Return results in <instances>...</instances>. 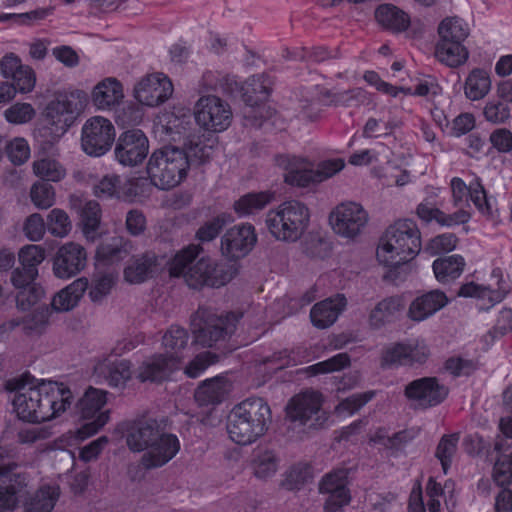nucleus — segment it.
Masks as SVG:
<instances>
[{
	"instance_id": "obj_32",
	"label": "nucleus",
	"mask_w": 512,
	"mask_h": 512,
	"mask_svg": "<svg viewBox=\"0 0 512 512\" xmlns=\"http://www.w3.org/2000/svg\"><path fill=\"white\" fill-rule=\"evenodd\" d=\"M130 241L124 237L114 236L102 241L96 248L95 259L99 265L119 264L129 254Z\"/></svg>"
},
{
	"instance_id": "obj_19",
	"label": "nucleus",
	"mask_w": 512,
	"mask_h": 512,
	"mask_svg": "<svg viewBox=\"0 0 512 512\" xmlns=\"http://www.w3.org/2000/svg\"><path fill=\"white\" fill-rule=\"evenodd\" d=\"M173 92L171 80L163 73L147 75L134 88L136 100L149 107L164 103Z\"/></svg>"
},
{
	"instance_id": "obj_64",
	"label": "nucleus",
	"mask_w": 512,
	"mask_h": 512,
	"mask_svg": "<svg viewBox=\"0 0 512 512\" xmlns=\"http://www.w3.org/2000/svg\"><path fill=\"white\" fill-rule=\"evenodd\" d=\"M471 201L477 210L481 213L490 212V204L487 199L486 190L479 177H475L470 182V193L468 196V202Z\"/></svg>"
},
{
	"instance_id": "obj_50",
	"label": "nucleus",
	"mask_w": 512,
	"mask_h": 512,
	"mask_svg": "<svg viewBox=\"0 0 512 512\" xmlns=\"http://www.w3.org/2000/svg\"><path fill=\"white\" fill-rule=\"evenodd\" d=\"M375 395L376 392L373 390L352 394L342 399L335 407V411L338 414L346 413L351 416L371 401Z\"/></svg>"
},
{
	"instance_id": "obj_44",
	"label": "nucleus",
	"mask_w": 512,
	"mask_h": 512,
	"mask_svg": "<svg viewBox=\"0 0 512 512\" xmlns=\"http://www.w3.org/2000/svg\"><path fill=\"white\" fill-rule=\"evenodd\" d=\"M438 34L442 41L465 42L469 35L468 25L463 19L454 16L443 19L438 27Z\"/></svg>"
},
{
	"instance_id": "obj_39",
	"label": "nucleus",
	"mask_w": 512,
	"mask_h": 512,
	"mask_svg": "<svg viewBox=\"0 0 512 512\" xmlns=\"http://www.w3.org/2000/svg\"><path fill=\"white\" fill-rule=\"evenodd\" d=\"M491 89L489 74L480 68L473 69L466 78L464 92L468 99L477 101L483 99Z\"/></svg>"
},
{
	"instance_id": "obj_35",
	"label": "nucleus",
	"mask_w": 512,
	"mask_h": 512,
	"mask_svg": "<svg viewBox=\"0 0 512 512\" xmlns=\"http://www.w3.org/2000/svg\"><path fill=\"white\" fill-rule=\"evenodd\" d=\"M402 308V301L397 296L384 298L370 311L368 323L372 329H380L394 321Z\"/></svg>"
},
{
	"instance_id": "obj_28",
	"label": "nucleus",
	"mask_w": 512,
	"mask_h": 512,
	"mask_svg": "<svg viewBox=\"0 0 512 512\" xmlns=\"http://www.w3.org/2000/svg\"><path fill=\"white\" fill-rule=\"evenodd\" d=\"M309 161L306 157L296 155H285L279 159V164L284 166V181L290 186L307 188L310 185L317 184L314 169H300L301 165L307 164Z\"/></svg>"
},
{
	"instance_id": "obj_59",
	"label": "nucleus",
	"mask_w": 512,
	"mask_h": 512,
	"mask_svg": "<svg viewBox=\"0 0 512 512\" xmlns=\"http://www.w3.org/2000/svg\"><path fill=\"white\" fill-rule=\"evenodd\" d=\"M35 109L30 103H15L5 110V119L11 124H26L35 117Z\"/></svg>"
},
{
	"instance_id": "obj_52",
	"label": "nucleus",
	"mask_w": 512,
	"mask_h": 512,
	"mask_svg": "<svg viewBox=\"0 0 512 512\" xmlns=\"http://www.w3.org/2000/svg\"><path fill=\"white\" fill-rule=\"evenodd\" d=\"M219 356L210 351L197 354L185 367L184 373L189 378H198L208 367L217 363Z\"/></svg>"
},
{
	"instance_id": "obj_8",
	"label": "nucleus",
	"mask_w": 512,
	"mask_h": 512,
	"mask_svg": "<svg viewBox=\"0 0 512 512\" xmlns=\"http://www.w3.org/2000/svg\"><path fill=\"white\" fill-rule=\"evenodd\" d=\"M241 318V313L229 311L218 315L210 308L199 307L191 317L195 343L215 347L226 342L235 333Z\"/></svg>"
},
{
	"instance_id": "obj_18",
	"label": "nucleus",
	"mask_w": 512,
	"mask_h": 512,
	"mask_svg": "<svg viewBox=\"0 0 512 512\" xmlns=\"http://www.w3.org/2000/svg\"><path fill=\"white\" fill-rule=\"evenodd\" d=\"M87 252L75 242L60 246L53 258V273L59 279H70L79 274L86 266Z\"/></svg>"
},
{
	"instance_id": "obj_23",
	"label": "nucleus",
	"mask_w": 512,
	"mask_h": 512,
	"mask_svg": "<svg viewBox=\"0 0 512 512\" xmlns=\"http://www.w3.org/2000/svg\"><path fill=\"white\" fill-rule=\"evenodd\" d=\"M120 429L126 438L128 448L133 452H142L149 448L158 435L156 421L143 418L127 420L120 425Z\"/></svg>"
},
{
	"instance_id": "obj_48",
	"label": "nucleus",
	"mask_w": 512,
	"mask_h": 512,
	"mask_svg": "<svg viewBox=\"0 0 512 512\" xmlns=\"http://www.w3.org/2000/svg\"><path fill=\"white\" fill-rule=\"evenodd\" d=\"M80 220L86 237L97 232L101 221V207L96 201L87 202L81 210Z\"/></svg>"
},
{
	"instance_id": "obj_21",
	"label": "nucleus",
	"mask_w": 512,
	"mask_h": 512,
	"mask_svg": "<svg viewBox=\"0 0 512 512\" xmlns=\"http://www.w3.org/2000/svg\"><path fill=\"white\" fill-rule=\"evenodd\" d=\"M38 274L23 266L14 269L11 273V283L18 289L16 305L21 311L30 310L43 296L42 288L35 283Z\"/></svg>"
},
{
	"instance_id": "obj_10",
	"label": "nucleus",
	"mask_w": 512,
	"mask_h": 512,
	"mask_svg": "<svg viewBox=\"0 0 512 512\" xmlns=\"http://www.w3.org/2000/svg\"><path fill=\"white\" fill-rule=\"evenodd\" d=\"M324 396L318 390L306 389L290 398L285 413L289 421L312 429L327 426L330 414L322 409Z\"/></svg>"
},
{
	"instance_id": "obj_13",
	"label": "nucleus",
	"mask_w": 512,
	"mask_h": 512,
	"mask_svg": "<svg viewBox=\"0 0 512 512\" xmlns=\"http://www.w3.org/2000/svg\"><path fill=\"white\" fill-rule=\"evenodd\" d=\"M319 493L326 495L324 512H342L351 502L348 472L345 469H334L326 473L319 482Z\"/></svg>"
},
{
	"instance_id": "obj_61",
	"label": "nucleus",
	"mask_w": 512,
	"mask_h": 512,
	"mask_svg": "<svg viewBox=\"0 0 512 512\" xmlns=\"http://www.w3.org/2000/svg\"><path fill=\"white\" fill-rule=\"evenodd\" d=\"M6 152L9 160L14 165H21L29 159L31 151L28 141L17 137L7 144Z\"/></svg>"
},
{
	"instance_id": "obj_43",
	"label": "nucleus",
	"mask_w": 512,
	"mask_h": 512,
	"mask_svg": "<svg viewBox=\"0 0 512 512\" xmlns=\"http://www.w3.org/2000/svg\"><path fill=\"white\" fill-rule=\"evenodd\" d=\"M351 364V359L348 353L342 352L338 353L324 361L317 362L313 365L307 366L303 369V372L308 377H313L317 375L332 373L336 371H341Z\"/></svg>"
},
{
	"instance_id": "obj_26",
	"label": "nucleus",
	"mask_w": 512,
	"mask_h": 512,
	"mask_svg": "<svg viewBox=\"0 0 512 512\" xmlns=\"http://www.w3.org/2000/svg\"><path fill=\"white\" fill-rule=\"evenodd\" d=\"M159 266V256L153 251H145L132 257L124 268L123 276L130 284H142L154 277Z\"/></svg>"
},
{
	"instance_id": "obj_63",
	"label": "nucleus",
	"mask_w": 512,
	"mask_h": 512,
	"mask_svg": "<svg viewBox=\"0 0 512 512\" xmlns=\"http://www.w3.org/2000/svg\"><path fill=\"white\" fill-rule=\"evenodd\" d=\"M406 93L412 96L435 98L441 93V87L434 77L429 76L408 87Z\"/></svg>"
},
{
	"instance_id": "obj_16",
	"label": "nucleus",
	"mask_w": 512,
	"mask_h": 512,
	"mask_svg": "<svg viewBox=\"0 0 512 512\" xmlns=\"http://www.w3.org/2000/svg\"><path fill=\"white\" fill-rule=\"evenodd\" d=\"M149 152V141L140 129L122 132L116 142L114 154L123 166L134 167L146 159Z\"/></svg>"
},
{
	"instance_id": "obj_45",
	"label": "nucleus",
	"mask_w": 512,
	"mask_h": 512,
	"mask_svg": "<svg viewBox=\"0 0 512 512\" xmlns=\"http://www.w3.org/2000/svg\"><path fill=\"white\" fill-rule=\"evenodd\" d=\"M459 442L457 433L444 434L435 451V457L440 461L443 473L446 475L452 465Z\"/></svg>"
},
{
	"instance_id": "obj_25",
	"label": "nucleus",
	"mask_w": 512,
	"mask_h": 512,
	"mask_svg": "<svg viewBox=\"0 0 512 512\" xmlns=\"http://www.w3.org/2000/svg\"><path fill=\"white\" fill-rule=\"evenodd\" d=\"M149 448L150 451L143 456L144 464L149 468L162 467L179 452L180 441L175 434H158Z\"/></svg>"
},
{
	"instance_id": "obj_40",
	"label": "nucleus",
	"mask_w": 512,
	"mask_h": 512,
	"mask_svg": "<svg viewBox=\"0 0 512 512\" xmlns=\"http://www.w3.org/2000/svg\"><path fill=\"white\" fill-rule=\"evenodd\" d=\"M49 322V315L45 309H36L31 314L21 318L9 321L11 328L21 326L26 336L41 335Z\"/></svg>"
},
{
	"instance_id": "obj_3",
	"label": "nucleus",
	"mask_w": 512,
	"mask_h": 512,
	"mask_svg": "<svg viewBox=\"0 0 512 512\" xmlns=\"http://www.w3.org/2000/svg\"><path fill=\"white\" fill-rule=\"evenodd\" d=\"M272 86L273 80L267 73L252 75L245 82L233 74H218L212 88L230 98H240L245 104L243 117L246 125L260 128L276 114L269 104Z\"/></svg>"
},
{
	"instance_id": "obj_49",
	"label": "nucleus",
	"mask_w": 512,
	"mask_h": 512,
	"mask_svg": "<svg viewBox=\"0 0 512 512\" xmlns=\"http://www.w3.org/2000/svg\"><path fill=\"white\" fill-rule=\"evenodd\" d=\"M311 478V468L308 464H295L286 473L281 483L282 487L294 491L301 489Z\"/></svg>"
},
{
	"instance_id": "obj_55",
	"label": "nucleus",
	"mask_w": 512,
	"mask_h": 512,
	"mask_svg": "<svg viewBox=\"0 0 512 512\" xmlns=\"http://www.w3.org/2000/svg\"><path fill=\"white\" fill-rule=\"evenodd\" d=\"M459 296L461 297H471V298H477V299H486L488 298L490 305L493 306L494 304L501 301V297L499 294L490 288L477 284L475 282H468L463 284L458 292Z\"/></svg>"
},
{
	"instance_id": "obj_38",
	"label": "nucleus",
	"mask_w": 512,
	"mask_h": 512,
	"mask_svg": "<svg viewBox=\"0 0 512 512\" xmlns=\"http://www.w3.org/2000/svg\"><path fill=\"white\" fill-rule=\"evenodd\" d=\"M468 55L464 42L439 40L436 44L435 56L447 66L458 67L464 64Z\"/></svg>"
},
{
	"instance_id": "obj_30",
	"label": "nucleus",
	"mask_w": 512,
	"mask_h": 512,
	"mask_svg": "<svg viewBox=\"0 0 512 512\" xmlns=\"http://www.w3.org/2000/svg\"><path fill=\"white\" fill-rule=\"evenodd\" d=\"M347 300L344 295L337 294L316 303L310 311L312 324L320 329L328 328L336 322L340 313L345 309Z\"/></svg>"
},
{
	"instance_id": "obj_9",
	"label": "nucleus",
	"mask_w": 512,
	"mask_h": 512,
	"mask_svg": "<svg viewBox=\"0 0 512 512\" xmlns=\"http://www.w3.org/2000/svg\"><path fill=\"white\" fill-rule=\"evenodd\" d=\"M309 220L307 206L292 200L283 202L276 210H271L267 215L266 224L275 239L294 242L302 236Z\"/></svg>"
},
{
	"instance_id": "obj_47",
	"label": "nucleus",
	"mask_w": 512,
	"mask_h": 512,
	"mask_svg": "<svg viewBox=\"0 0 512 512\" xmlns=\"http://www.w3.org/2000/svg\"><path fill=\"white\" fill-rule=\"evenodd\" d=\"M33 171L37 177L46 181L58 182L65 177L66 171L59 162L43 158L33 163Z\"/></svg>"
},
{
	"instance_id": "obj_22",
	"label": "nucleus",
	"mask_w": 512,
	"mask_h": 512,
	"mask_svg": "<svg viewBox=\"0 0 512 512\" xmlns=\"http://www.w3.org/2000/svg\"><path fill=\"white\" fill-rule=\"evenodd\" d=\"M0 71L4 78L11 80V85L19 93H28L33 90L36 83L34 70L23 65L19 56L9 53L3 56L0 61Z\"/></svg>"
},
{
	"instance_id": "obj_12",
	"label": "nucleus",
	"mask_w": 512,
	"mask_h": 512,
	"mask_svg": "<svg viewBox=\"0 0 512 512\" xmlns=\"http://www.w3.org/2000/svg\"><path fill=\"white\" fill-rule=\"evenodd\" d=\"M194 119L205 131L222 132L232 119L228 103L213 95L202 96L195 106Z\"/></svg>"
},
{
	"instance_id": "obj_5",
	"label": "nucleus",
	"mask_w": 512,
	"mask_h": 512,
	"mask_svg": "<svg viewBox=\"0 0 512 512\" xmlns=\"http://www.w3.org/2000/svg\"><path fill=\"white\" fill-rule=\"evenodd\" d=\"M272 412L264 398L249 397L236 404L227 418L229 438L238 445L256 442L268 430Z\"/></svg>"
},
{
	"instance_id": "obj_7",
	"label": "nucleus",
	"mask_w": 512,
	"mask_h": 512,
	"mask_svg": "<svg viewBox=\"0 0 512 512\" xmlns=\"http://www.w3.org/2000/svg\"><path fill=\"white\" fill-rule=\"evenodd\" d=\"M88 102V93L82 89L58 92L43 111L45 134L53 141L60 139L73 125L76 116L86 108Z\"/></svg>"
},
{
	"instance_id": "obj_34",
	"label": "nucleus",
	"mask_w": 512,
	"mask_h": 512,
	"mask_svg": "<svg viewBox=\"0 0 512 512\" xmlns=\"http://www.w3.org/2000/svg\"><path fill=\"white\" fill-rule=\"evenodd\" d=\"M88 288L86 278H78L60 290L52 298L51 305L56 311H69L73 309Z\"/></svg>"
},
{
	"instance_id": "obj_2",
	"label": "nucleus",
	"mask_w": 512,
	"mask_h": 512,
	"mask_svg": "<svg viewBox=\"0 0 512 512\" xmlns=\"http://www.w3.org/2000/svg\"><path fill=\"white\" fill-rule=\"evenodd\" d=\"M27 375L7 383L9 391H16L13 407L20 420L29 423L50 421L70 408L71 390L63 383L45 382L28 386Z\"/></svg>"
},
{
	"instance_id": "obj_58",
	"label": "nucleus",
	"mask_w": 512,
	"mask_h": 512,
	"mask_svg": "<svg viewBox=\"0 0 512 512\" xmlns=\"http://www.w3.org/2000/svg\"><path fill=\"white\" fill-rule=\"evenodd\" d=\"M189 340L188 330L178 325H172L163 336V345L166 349L180 351L184 349Z\"/></svg>"
},
{
	"instance_id": "obj_6",
	"label": "nucleus",
	"mask_w": 512,
	"mask_h": 512,
	"mask_svg": "<svg viewBox=\"0 0 512 512\" xmlns=\"http://www.w3.org/2000/svg\"><path fill=\"white\" fill-rule=\"evenodd\" d=\"M421 250V233L412 219H398L389 225L380 238L376 251L378 261L397 268L413 260Z\"/></svg>"
},
{
	"instance_id": "obj_41",
	"label": "nucleus",
	"mask_w": 512,
	"mask_h": 512,
	"mask_svg": "<svg viewBox=\"0 0 512 512\" xmlns=\"http://www.w3.org/2000/svg\"><path fill=\"white\" fill-rule=\"evenodd\" d=\"M106 401L107 397L105 391L89 387L77 405L81 417L84 419H92L99 413H103L101 409L106 404Z\"/></svg>"
},
{
	"instance_id": "obj_54",
	"label": "nucleus",
	"mask_w": 512,
	"mask_h": 512,
	"mask_svg": "<svg viewBox=\"0 0 512 512\" xmlns=\"http://www.w3.org/2000/svg\"><path fill=\"white\" fill-rule=\"evenodd\" d=\"M47 230L54 236H66L71 230L68 214L62 209H52L47 217Z\"/></svg>"
},
{
	"instance_id": "obj_56",
	"label": "nucleus",
	"mask_w": 512,
	"mask_h": 512,
	"mask_svg": "<svg viewBox=\"0 0 512 512\" xmlns=\"http://www.w3.org/2000/svg\"><path fill=\"white\" fill-rule=\"evenodd\" d=\"M30 197L33 204L41 209H47L54 204L55 191L51 184L35 183L31 187Z\"/></svg>"
},
{
	"instance_id": "obj_31",
	"label": "nucleus",
	"mask_w": 512,
	"mask_h": 512,
	"mask_svg": "<svg viewBox=\"0 0 512 512\" xmlns=\"http://www.w3.org/2000/svg\"><path fill=\"white\" fill-rule=\"evenodd\" d=\"M123 98V85L114 77L103 79L92 90V102L99 110H112Z\"/></svg>"
},
{
	"instance_id": "obj_14",
	"label": "nucleus",
	"mask_w": 512,
	"mask_h": 512,
	"mask_svg": "<svg viewBox=\"0 0 512 512\" xmlns=\"http://www.w3.org/2000/svg\"><path fill=\"white\" fill-rule=\"evenodd\" d=\"M332 229L341 237L353 239L358 236L368 222V213L356 202H344L330 213Z\"/></svg>"
},
{
	"instance_id": "obj_20",
	"label": "nucleus",
	"mask_w": 512,
	"mask_h": 512,
	"mask_svg": "<svg viewBox=\"0 0 512 512\" xmlns=\"http://www.w3.org/2000/svg\"><path fill=\"white\" fill-rule=\"evenodd\" d=\"M257 234L250 223L236 225L226 231L221 239L223 254L230 259L246 256L255 246Z\"/></svg>"
},
{
	"instance_id": "obj_24",
	"label": "nucleus",
	"mask_w": 512,
	"mask_h": 512,
	"mask_svg": "<svg viewBox=\"0 0 512 512\" xmlns=\"http://www.w3.org/2000/svg\"><path fill=\"white\" fill-rule=\"evenodd\" d=\"M180 358L175 355L157 354L151 361L144 363L137 378L140 382L163 383L171 379L174 372L179 369Z\"/></svg>"
},
{
	"instance_id": "obj_51",
	"label": "nucleus",
	"mask_w": 512,
	"mask_h": 512,
	"mask_svg": "<svg viewBox=\"0 0 512 512\" xmlns=\"http://www.w3.org/2000/svg\"><path fill=\"white\" fill-rule=\"evenodd\" d=\"M483 115L488 122L494 124L505 123L511 116V108L509 103L495 97L487 101Z\"/></svg>"
},
{
	"instance_id": "obj_29",
	"label": "nucleus",
	"mask_w": 512,
	"mask_h": 512,
	"mask_svg": "<svg viewBox=\"0 0 512 512\" xmlns=\"http://www.w3.org/2000/svg\"><path fill=\"white\" fill-rule=\"evenodd\" d=\"M447 295L441 290H431L416 297L408 309V317L413 321H423L448 304Z\"/></svg>"
},
{
	"instance_id": "obj_57",
	"label": "nucleus",
	"mask_w": 512,
	"mask_h": 512,
	"mask_svg": "<svg viewBox=\"0 0 512 512\" xmlns=\"http://www.w3.org/2000/svg\"><path fill=\"white\" fill-rule=\"evenodd\" d=\"M131 363L128 360H120L111 365L107 377L109 386L113 388H122L126 382L131 379Z\"/></svg>"
},
{
	"instance_id": "obj_62",
	"label": "nucleus",
	"mask_w": 512,
	"mask_h": 512,
	"mask_svg": "<svg viewBox=\"0 0 512 512\" xmlns=\"http://www.w3.org/2000/svg\"><path fill=\"white\" fill-rule=\"evenodd\" d=\"M444 368L454 377L469 376L477 368L476 362L472 359H465L460 356L449 357L444 362Z\"/></svg>"
},
{
	"instance_id": "obj_27",
	"label": "nucleus",
	"mask_w": 512,
	"mask_h": 512,
	"mask_svg": "<svg viewBox=\"0 0 512 512\" xmlns=\"http://www.w3.org/2000/svg\"><path fill=\"white\" fill-rule=\"evenodd\" d=\"M230 386L228 378L221 374L205 379L195 390V401L200 407L219 405L226 399Z\"/></svg>"
},
{
	"instance_id": "obj_42",
	"label": "nucleus",
	"mask_w": 512,
	"mask_h": 512,
	"mask_svg": "<svg viewBox=\"0 0 512 512\" xmlns=\"http://www.w3.org/2000/svg\"><path fill=\"white\" fill-rule=\"evenodd\" d=\"M59 493L50 486L40 487L24 506L25 512H51L56 505Z\"/></svg>"
},
{
	"instance_id": "obj_53",
	"label": "nucleus",
	"mask_w": 512,
	"mask_h": 512,
	"mask_svg": "<svg viewBox=\"0 0 512 512\" xmlns=\"http://www.w3.org/2000/svg\"><path fill=\"white\" fill-rule=\"evenodd\" d=\"M18 257L21 266L39 274L38 266L44 261L46 253L42 246L29 244L20 249Z\"/></svg>"
},
{
	"instance_id": "obj_11",
	"label": "nucleus",
	"mask_w": 512,
	"mask_h": 512,
	"mask_svg": "<svg viewBox=\"0 0 512 512\" xmlns=\"http://www.w3.org/2000/svg\"><path fill=\"white\" fill-rule=\"evenodd\" d=\"M115 136V127L110 120L101 116L91 117L82 127V150L89 156H103L111 149Z\"/></svg>"
},
{
	"instance_id": "obj_15",
	"label": "nucleus",
	"mask_w": 512,
	"mask_h": 512,
	"mask_svg": "<svg viewBox=\"0 0 512 512\" xmlns=\"http://www.w3.org/2000/svg\"><path fill=\"white\" fill-rule=\"evenodd\" d=\"M429 357L426 346L405 342H394L385 346L380 354V367L391 369L424 364Z\"/></svg>"
},
{
	"instance_id": "obj_36",
	"label": "nucleus",
	"mask_w": 512,
	"mask_h": 512,
	"mask_svg": "<svg viewBox=\"0 0 512 512\" xmlns=\"http://www.w3.org/2000/svg\"><path fill=\"white\" fill-rule=\"evenodd\" d=\"M375 18L382 27L394 32H403L410 24L408 14L392 4L380 5L375 11Z\"/></svg>"
},
{
	"instance_id": "obj_60",
	"label": "nucleus",
	"mask_w": 512,
	"mask_h": 512,
	"mask_svg": "<svg viewBox=\"0 0 512 512\" xmlns=\"http://www.w3.org/2000/svg\"><path fill=\"white\" fill-rule=\"evenodd\" d=\"M493 478L501 487H508L512 484V452L499 456L493 468Z\"/></svg>"
},
{
	"instance_id": "obj_17",
	"label": "nucleus",
	"mask_w": 512,
	"mask_h": 512,
	"mask_svg": "<svg viewBox=\"0 0 512 512\" xmlns=\"http://www.w3.org/2000/svg\"><path fill=\"white\" fill-rule=\"evenodd\" d=\"M449 389L433 376L422 377L409 382L404 389L408 400L417 401L424 407L440 405L448 397Z\"/></svg>"
},
{
	"instance_id": "obj_1",
	"label": "nucleus",
	"mask_w": 512,
	"mask_h": 512,
	"mask_svg": "<svg viewBox=\"0 0 512 512\" xmlns=\"http://www.w3.org/2000/svg\"><path fill=\"white\" fill-rule=\"evenodd\" d=\"M154 133L161 141L182 146H165L150 156L147 174L159 189L176 187L186 178L191 164H205L211 157L214 137L193 128L190 110L174 108L161 113L154 124Z\"/></svg>"
},
{
	"instance_id": "obj_46",
	"label": "nucleus",
	"mask_w": 512,
	"mask_h": 512,
	"mask_svg": "<svg viewBox=\"0 0 512 512\" xmlns=\"http://www.w3.org/2000/svg\"><path fill=\"white\" fill-rule=\"evenodd\" d=\"M233 219L228 213H220L211 220L205 222L196 231L195 238L200 242H210L216 239L224 227Z\"/></svg>"
},
{
	"instance_id": "obj_33",
	"label": "nucleus",
	"mask_w": 512,
	"mask_h": 512,
	"mask_svg": "<svg viewBox=\"0 0 512 512\" xmlns=\"http://www.w3.org/2000/svg\"><path fill=\"white\" fill-rule=\"evenodd\" d=\"M274 200L270 190L248 192L233 203V210L239 218L248 217L263 210Z\"/></svg>"
},
{
	"instance_id": "obj_37",
	"label": "nucleus",
	"mask_w": 512,
	"mask_h": 512,
	"mask_svg": "<svg viewBox=\"0 0 512 512\" xmlns=\"http://www.w3.org/2000/svg\"><path fill=\"white\" fill-rule=\"evenodd\" d=\"M464 267L465 260L458 254L437 258L432 264L435 277L442 284L450 283L459 278Z\"/></svg>"
},
{
	"instance_id": "obj_4",
	"label": "nucleus",
	"mask_w": 512,
	"mask_h": 512,
	"mask_svg": "<svg viewBox=\"0 0 512 512\" xmlns=\"http://www.w3.org/2000/svg\"><path fill=\"white\" fill-rule=\"evenodd\" d=\"M202 251L199 244H190L178 251L167 262L170 277H184L187 285L193 289L219 288L226 285L231 280V275L223 265L209 257H202L191 266Z\"/></svg>"
}]
</instances>
